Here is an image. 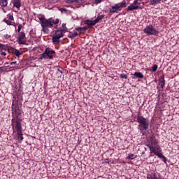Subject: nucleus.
Segmentation results:
<instances>
[{
    "mask_svg": "<svg viewBox=\"0 0 179 179\" xmlns=\"http://www.w3.org/2000/svg\"><path fill=\"white\" fill-rule=\"evenodd\" d=\"M13 117L12 127L13 132H16L18 142L21 143L23 141V133H22V123L20 119H19V110L17 108H15V110L13 109Z\"/></svg>",
    "mask_w": 179,
    "mask_h": 179,
    "instance_id": "f257e3e1",
    "label": "nucleus"
},
{
    "mask_svg": "<svg viewBox=\"0 0 179 179\" xmlns=\"http://www.w3.org/2000/svg\"><path fill=\"white\" fill-rule=\"evenodd\" d=\"M137 122L139 123L138 128L143 136L146 135V131L149 128V120L143 117V116H137Z\"/></svg>",
    "mask_w": 179,
    "mask_h": 179,
    "instance_id": "f03ea898",
    "label": "nucleus"
},
{
    "mask_svg": "<svg viewBox=\"0 0 179 179\" xmlns=\"http://www.w3.org/2000/svg\"><path fill=\"white\" fill-rule=\"evenodd\" d=\"M150 149V152H155V150H160V145L159 141L155 137V135L151 134L150 136V143L147 145Z\"/></svg>",
    "mask_w": 179,
    "mask_h": 179,
    "instance_id": "7ed1b4c3",
    "label": "nucleus"
},
{
    "mask_svg": "<svg viewBox=\"0 0 179 179\" xmlns=\"http://www.w3.org/2000/svg\"><path fill=\"white\" fill-rule=\"evenodd\" d=\"M39 20L41 24L43 31L45 34H48V32L50 31V30L48 29V27H52V23L51 21V18H49L47 20V19H45V17H41L39 18Z\"/></svg>",
    "mask_w": 179,
    "mask_h": 179,
    "instance_id": "20e7f679",
    "label": "nucleus"
},
{
    "mask_svg": "<svg viewBox=\"0 0 179 179\" xmlns=\"http://www.w3.org/2000/svg\"><path fill=\"white\" fill-rule=\"evenodd\" d=\"M144 33L150 36H156L159 34V31H157L153 25H148L144 29Z\"/></svg>",
    "mask_w": 179,
    "mask_h": 179,
    "instance_id": "39448f33",
    "label": "nucleus"
},
{
    "mask_svg": "<svg viewBox=\"0 0 179 179\" xmlns=\"http://www.w3.org/2000/svg\"><path fill=\"white\" fill-rule=\"evenodd\" d=\"M120 8H127V3L123 1L122 3L115 4L112 7L109 12L110 13H118V10H120Z\"/></svg>",
    "mask_w": 179,
    "mask_h": 179,
    "instance_id": "423d86ee",
    "label": "nucleus"
},
{
    "mask_svg": "<svg viewBox=\"0 0 179 179\" xmlns=\"http://www.w3.org/2000/svg\"><path fill=\"white\" fill-rule=\"evenodd\" d=\"M64 37V32L61 29H57L52 36V43H59V38Z\"/></svg>",
    "mask_w": 179,
    "mask_h": 179,
    "instance_id": "0eeeda50",
    "label": "nucleus"
},
{
    "mask_svg": "<svg viewBox=\"0 0 179 179\" xmlns=\"http://www.w3.org/2000/svg\"><path fill=\"white\" fill-rule=\"evenodd\" d=\"M18 44H26V34L24 32H19Z\"/></svg>",
    "mask_w": 179,
    "mask_h": 179,
    "instance_id": "6e6552de",
    "label": "nucleus"
},
{
    "mask_svg": "<svg viewBox=\"0 0 179 179\" xmlns=\"http://www.w3.org/2000/svg\"><path fill=\"white\" fill-rule=\"evenodd\" d=\"M155 150V151H154V152H150L149 157H152L153 156V154H154V155H155V156H157L158 157H159V159H165L164 155L159 152H160V150Z\"/></svg>",
    "mask_w": 179,
    "mask_h": 179,
    "instance_id": "1a4fd4ad",
    "label": "nucleus"
},
{
    "mask_svg": "<svg viewBox=\"0 0 179 179\" xmlns=\"http://www.w3.org/2000/svg\"><path fill=\"white\" fill-rule=\"evenodd\" d=\"M165 83L166 80H164V76H162L159 79V85L163 89V87H164Z\"/></svg>",
    "mask_w": 179,
    "mask_h": 179,
    "instance_id": "9d476101",
    "label": "nucleus"
},
{
    "mask_svg": "<svg viewBox=\"0 0 179 179\" xmlns=\"http://www.w3.org/2000/svg\"><path fill=\"white\" fill-rule=\"evenodd\" d=\"M46 50H47V53H48V58L50 59H52V58L54 57V56H52V55L55 53V51L50 50L49 48H46Z\"/></svg>",
    "mask_w": 179,
    "mask_h": 179,
    "instance_id": "9b49d317",
    "label": "nucleus"
},
{
    "mask_svg": "<svg viewBox=\"0 0 179 179\" xmlns=\"http://www.w3.org/2000/svg\"><path fill=\"white\" fill-rule=\"evenodd\" d=\"M135 78H139L140 79H143V74L141 72H135L134 76L132 77V79H135Z\"/></svg>",
    "mask_w": 179,
    "mask_h": 179,
    "instance_id": "f8f14e48",
    "label": "nucleus"
},
{
    "mask_svg": "<svg viewBox=\"0 0 179 179\" xmlns=\"http://www.w3.org/2000/svg\"><path fill=\"white\" fill-rule=\"evenodd\" d=\"M48 53L47 52V49H45V52L41 55L40 57H39V59L41 60V59H45L47 58V57H48Z\"/></svg>",
    "mask_w": 179,
    "mask_h": 179,
    "instance_id": "ddd939ff",
    "label": "nucleus"
},
{
    "mask_svg": "<svg viewBox=\"0 0 179 179\" xmlns=\"http://www.w3.org/2000/svg\"><path fill=\"white\" fill-rule=\"evenodd\" d=\"M162 0H152L150 3V5L156 6V5H157V3H160V2H162ZM164 1H167V0H164Z\"/></svg>",
    "mask_w": 179,
    "mask_h": 179,
    "instance_id": "4468645a",
    "label": "nucleus"
},
{
    "mask_svg": "<svg viewBox=\"0 0 179 179\" xmlns=\"http://www.w3.org/2000/svg\"><path fill=\"white\" fill-rule=\"evenodd\" d=\"M13 6H15V8H17V9H19V8H20V6H22V3H20V0H17L13 3Z\"/></svg>",
    "mask_w": 179,
    "mask_h": 179,
    "instance_id": "2eb2a0df",
    "label": "nucleus"
},
{
    "mask_svg": "<svg viewBox=\"0 0 179 179\" xmlns=\"http://www.w3.org/2000/svg\"><path fill=\"white\" fill-rule=\"evenodd\" d=\"M86 24L90 27L92 26H94V24H96L95 21H92V20H86Z\"/></svg>",
    "mask_w": 179,
    "mask_h": 179,
    "instance_id": "dca6fc26",
    "label": "nucleus"
},
{
    "mask_svg": "<svg viewBox=\"0 0 179 179\" xmlns=\"http://www.w3.org/2000/svg\"><path fill=\"white\" fill-rule=\"evenodd\" d=\"M62 30L64 33H66L68 31V28L66 27V23H63L62 26Z\"/></svg>",
    "mask_w": 179,
    "mask_h": 179,
    "instance_id": "f3484780",
    "label": "nucleus"
},
{
    "mask_svg": "<svg viewBox=\"0 0 179 179\" xmlns=\"http://www.w3.org/2000/svg\"><path fill=\"white\" fill-rule=\"evenodd\" d=\"M104 17V15H99L94 20V22H95V24L100 22V20H101V19H103Z\"/></svg>",
    "mask_w": 179,
    "mask_h": 179,
    "instance_id": "a211bd4d",
    "label": "nucleus"
},
{
    "mask_svg": "<svg viewBox=\"0 0 179 179\" xmlns=\"http://www.w3.org/2000/svg\"><path fill=\"white\" fill-rule=\"evenodd\" d=\"M0 5L1 6H8V0H1V1H0Z\"/></svg>",
    "mask_w": 179,
    "mask_h": 179,
    "instance_id": "6ab92c4d",
    "label": "nucleus"
},
{
    "mask_svg": "<svg viewBox=\"0 0 179 179\" xmlns=\"http://www.w3.org/2000/svg\"><path fill=\"white\" fill-rule=\"evenodd\" d=\"M51 22L52 26H54V24H58L59 23V19L57 18L56 20H52V18H51Z\"/></svg>",
    "mask_w": 179,
    "mask_h": 179,
    "instance_id": "aec40b11",
    "label": "nucleus"
},
{
    "mask_svg": "<svg viewBox=\"0 0 179 179\" xmlns=\"http://www.w3.org/2000/svg\"><path fill=\"white\" fill-rule=\"evenodd\" d=\"M127 10H135V6H134V4H131L128 6Z\"/></svg>",
    "mask_w": 179,
    "mask_h": 179,
    "instance_id": "412c9836",
    "label": "nucleus"
},
{
    "mask_svg": "<svg viewBox=\"0 0 179 179\" xmlns=\"http://www.w3.org/2000/svg\"><path fill=\"white\" fill-rule=\"evenodd\" d=\"M128 159L134 160V159H136V155H134V154L129 155Z\"/></svg>",
    "mask_w": 179,
    "mask_h": 179,
    "instance_id": "4be33fe9",
    "label": "nucleus"
},
{
    "mask_svg": "<svg viewBox=\"0 0 179 179\" xmlns=\"http://www.w3.org/2000/svg\"><path fill=\"white\" fill-rule=\"evenodd\" d=\"M23 26H24V24H20L18 25V29H17L18 33H20V30H22V29H23Z\"/></svg>",
    "mask_w": 179,
    "mask_h": 179,
    "instance_id": "5701e85b",
    "label": "nucleus"
},
{
    "mask_svg": "<svg viewBox=\"0 0 179 179\" xmlns=\"http://www.w3.org/2000/svg\"><path fill=\"white\" fill-rule=\"evenodd\" d=\"M15 54L16 57H20V55H22V52H20L18 50H15Z\"/></svg>",
    "mask_w": 179,
    "mask_h": 179,
    "instance_id": "b1692460",
    "label": "nucleus"
},
{
    "mask_svg": "<svg viewBox=\"0 0 179 179\" xmlns=\"http://www.w3.org/2000/svg\"><path fill=\"white\" fill-rule=\"evenodd\" d=\"M157 68H159V66L157 64H154L152 66V72H156V71H157Z\"/></svg>",
    "mask_w": 179,
    "mask_h": 179,
    "instance_id": "393cba45",
    "label": "nucleus"
},
{
    "mask_svg": "<svg viewBox=\"0 0 179 179\" xmlns=\"http://www.w3.org/2000/svg\"><path fill=\"white\" fill-rule=\"evenodd\" d=\"M3 22H5V23H6L7 24H8L9 26H10V24H11V23H12V22H11L10 20H6V18H5V19L3 20Z\"/></svg>",
    "mask_w": 179,
    "mask_h": 179,
    "instance_id": "a878e982",
    "label": "nucleus"
},
{
    "mask_svg": "<svg viewBox=\"0 0 179 179\" xmlns=\"http://www.w3.org/2000/svg\"><path fill=\"white\" fill-rule=\"evenodd\" d=\"M67 3H73L75 2H78V0H66Z\"/></svg>",
    "mask_w": 179,
    "mask_h": 179,
    "instance_id": "bb28decb",
    "label": "nucleus"
},
{
    "mask_svg": "<svg viewBox=\"0 0 179 179\" xmlns=\"http://www.w3.org/2000/svg\"><path fill=\"white\" fill-rule=\"evenodd\" d=\"M120 78L122 79H128V76L127 74H120Z\"/></svg>",
    "mask_w": 179,
    "mask_h": 179,
    "instance_id": "cd10ccee",
    "label": "nucleus"
},
{
    "mask_svg": "<svg viewBox=\"0 0 179 179\" xmlns=\"http://www.w3.org/2000/svg\"><path fill=\"white\" fill-rule=\"evenodd\" d=\"M78 36V32H75L73 34H71V37L74 38V37H76Z\"/></svg>",
    "mask_w": 179,
    "mask_h": 179,
    "instance_id": "c85d7f7f",
    "label": "nucleus"
},
{
    "mask_svg": "<svg viewBox=\"0 0 179 179\" xmlns=\"http://www.w3.org/2000/svg\"><path fill=\"white\" fill-rule=\"evenodd\" d=\"M134 5H141V3L138 2V0L134 1Z\"/></svg>",
    "mask_w": 179,
    "mask_h": 179,
    "instance_id": "c756f323",
    "label": "nucleus"
},
{
    "mask_svg": "<svg viewBox=\"0 0 179 179\" xmlns=\"http://www.w3.org/2000/svg\"><path fill=\"white\" fill-rule=\"evenodd\" d=\"M137 9H142V8L139 6H134V10Z\"/></svg>",
    "mask_w": 179,
    "mask_h": 179,
    "instance_id": "7c9ffc66",
    "label": "nucleus"
},
{
    "mask_svg": "<svg viewBox=\"0 0 179 179\" xmlns=\"http://www.w3.org/2000/svg\"><path fill=\"white\" fill-rule=\"evenodd\" d=\"M4 48H5V45L0 43V50H3Z\"/></svg>",
    "mask_w": 179,
    "mask_h": 179,
    "instance_id": "2f4dec72",
    "label": "nucleus"
},
{
    "mask_svg": "<svg viewBox=\"0 0 179 179\" xmlns=\"http://www.w3.org/2000/svg\"><path fill=\"white\" fill-rule=\"evenodd\" d=\"M8 19H9V20H13V15H8Z\"/></svg>",
    "mask_w": 179,
    "mask_h": 179,
    "instance_id": "473e14b6",
    "label": "nucleus"
},
{
    "mask_svg": "<svg viewBox=\"0 0 179 179\" xmlns=\"http://www.w3.org/2000/svg\"><path fill=\"white\" fill-rule=\"evenodd\" d=\"M6 66H7L1 67V71H6Z\"/></svg>",
    "mask_w": 179,
    "mask_h": 179,
    "instance_id": "72a5a7b5",
    "label": "nucleus"
},
{
    "mask_svg": "<svg viewBox=\"0 0 179 179\" xmlns=\"http://www.w3.org/2000/svg\"><path fill=\"white\" fill-rule=\"evenodd\" d=\"M101 0H95V3H101Z\"/></svg>",
    "mask_w": 179,
    "mask_h": 179,
    "instance_id": "f704fd0d",
    "label": "nucleus"
},
{
    "mask_svg": "<svg viewBox=\"0 0 179 179\" xmlns=\"http://www.w3.org/2000/svg\"><path fill=\"white\" fill-rule=\"evenodd\" d=\"M76 30L78 31H82V27H78V28H76Z\"/></svg>",
    "mask_w": 179,
    "mask_h": 179,
    "instance_id": "c9c22d12",
    "label": "nucleus"
},
{
    "mask_svg": "<svg viewBox=\"0 0 179 179\" xmlns=\"http://www.w3.org/2000/svg\"><path fill=\"white\" fill-rule=\"evenodd\" d=\"M16 64V62H12L10 63V65H15Z\"/></svg>",
    "mask_w": 179,
    "mask_h": 179,
    "instance_id": "e433bc0d",
    "label": "nucleus"
},
{
    "mask_svg": "<svg viewBox=\"0 0 179 179\" xmlns=\"http://www.w3.org/2000/svg\"><path fill=\"white\" fill-rule=\"evenodd\" d=\"M164 159H162V162H164V163H166V160L167 159H166V157H164Z\"/></svg>",
    "mask_w": 179,
    "mask_h": 179,
    "instance_id": "4c0bfd02",
    "label": "nucleus"
},
{
    "mask_svg": "<svg viewBox=\"0 0 179 179\" xmlns=\"http://www.w3.org/2000/svg\"><path fill=\"white\" fill-rule=\"evenodd\" d=\"M1 55L5 56V55H6V53L5 52H2L1 53Z\"/></svg>",
    "mask_w": 179,
    "mask_h": 179,
    "instance_id": "58836bf2",
    "label": "nucleus"
},
{
    "mask_svg": "<svg viewBox=\"0 0 179 179\" xmlns=\"http://www.w3.org/2000/svg\"><path fill=\"white\" fill-rule=\"evenodd\" d=\"M142 155H145V152H142Z\"/></svg>",
    "mask_w": 179,
    "mask_h": 179,
    "instance_id": "ea45409f",
    "label": "nucleus"
},
{
    "mask_svg": "<svg viewBox=\"0 0 179 179\" xmlns=\"http://www.w3.org/2000/svg\"><path fill=\"white\" fill-rule=\"evenodd\" d=\"M5 65H8V63H5Z\"/></svg>",
    "mask_w": 179,
    "mask_h": 179,
    "instance_id": "a19ab883",
    "label": "nucleus"
},
{
    "mask_svg": "<svg viewBox=\"0 0 179 179\" xmlns=\"http://www.w3.org/2000/svg\"><path fill=\"white\" fill-rule=\"evenodd\" d=\"M140 1H142V0H140Z\"/></svg>",
    "mask_w": 179,
    "mask_h": 179,
    "instance_id": "79ce46f5",
    "label": "nucleus"
}]
</instances>
